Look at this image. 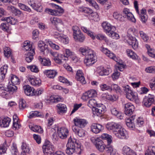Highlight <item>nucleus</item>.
Listing matches in <instances>:
<instances>
[{
  "mask_svg": "<svg viewBox=\"0 0 155 155\" xmlns=\"http://www.w3.org/2000/svg\"><path fill=\"white\" fill-rule=\"evenodd\" d=\"M106 127L108 130H112L114 134L119 138L127 139L129 137L127 131L118 123H109L106 125Z\"/></svg>",
  "mask_w": 155,
  "mask_h": 155,
  "instance_id": "nucleus-1",
  "label": "nucleus"
},
{
  "mask_svg": "<svg viewBox=\"0 0 155 155\" xmlns=\"http://www.w3.org/2000/svg\"><path fill=\"white\" fill-rule=\"evenodd\" d=\"M79 51L85 56L84 62L87 67H90L96 61L97 57L95 52L92 50L86 47H81Z\"/></svg>",
  "mask_w": 155,
  "mask_h": 155,
  "instance_id": "nucleus-2",
  "label": "nucleus"
},
{
  "mask_svg": "<svg viewBox=\"0 0 155 155\" xmlns=\"http://www.w3.org/2000/svg\"><path fill=\"white\" fill-rule=\"evenodd\" d=\"M78 145L75 139L72 140L71 137L68 139L66 145L67 148L66 150V153L71 155L75 152L76 146Z\"/></svg>",
  "mask_w": 155,
  "mask_h": 155,
  "instance_id": "nucleus-3",
  "label": "nucleus"
},
{
  "mask_svg": "<svg viewBox=\"0 0 155 155\" xmlns=\"http://www.w3.org/2000/svg\"><path fill=\"white\" fill-rule=\"evenodd\" d=\"M54 8L56 9L55 10L46 8L45 11L49 14L55 16H60L64 13V10L61 7L54 5Z\"/></svg>",
  "mask_w": 155,
  "mask_h": 155,
  "instance_id": "nucleus-4",
  "label": "nucleus"
},
{
  "mask_svg": "<svg viewBox=\"0 0 155 155\" xmlns=\"http://www.w3.org/2000/svg\"><path fill=\"white\" fill-rule=\"evenodd\" d=\"M90 140L99 151L101 152L104 151L105 149V146L103 141L100 138L98 137H92L91 138Z\"/></svg>",
  "mask_w": 155,
  "mask_h": 155,
  "instance_id": "nucleus-5",
  "label": "nucleus"
},
{
  "mask_svg": "<svg viewBox=\"0 0 155 155\" xmlns=\"http://www.w3.org/2000/svg\"><path fill=\"white\" fill-rule=\"evenodd\" d=\"M74 125L72 128H82L84 127L87 124V120L84 119H82L78 117H75L73 120Z\"/></svg>",
  "mask_w": 155,
  "mask_h": 155,
  "instance_id": "nucleus-6",
  "label": "nucleus"
},
{
  "mask_svg": "<svg viewBox=\"0 0 155 155\" xmlns=\"http://www.w3.org/2000/svg\"><path fill=\"white\" fill-rule=\"evenodd\" d=\"M97 92L94 89L88 90L84 93L82 96V99L84 101H86L89 98L97 96Z\"/></svg>",
  "mask_w": 155,
  "mask_h": 155,
  "instance_id": "nucleus-7",
  "label": "nucleus"
},
{
  "mask_svg": "<svg viewBox=\"0 0 155 155\" xmlns=\"http://www.w3.org/2000/svg\"><path fill=\"white\" fill-rule=\"evenodd\" d=\"M43 152L45 154H51L54 153V146L49 142H46L42 147Z\"/></svg>",
  "mask_w": 155,
  "mask_h": 155,
  "instance_id": "nucleus-8",
  "label": "nucleus"
},
{
  "mask_svg": "<svg viewBox=\"0 0 155 155\" xmlns=\"http://www.w3.org/2000/svg\"><path fill=\"white\" fill-rule=\"evenodd\" d=\"M154 101V96L153 95L149 94L143 98V103L147 107H149Z\"/></svg>",
  "mask_w": 155,
  "mask_h": 155,
  "instance_id": "nucleus-9",
  "label": "nucleus"
},
{
  "mask_svg": "<svg viewBox=\"0 0 155 155\" xmlns=\"http://www.w3.org/2000/svg\"><path fill=\"white\" fill-rule=\"evenodd\" d=\"M27 78L31 85L33 86L38 87L41 85V80L39 78H35L34 76L28 75L27 76Z\"/></svg>",
  "mask_w": 155,
  "mask_h": 155,
  "instance_id": "nucleus-10",
  "label": "nucleus"
},
{
  "mask_svg": "<svg viewBox=\"0 0 155 155\" xmlns=\"http://www.w3.org/2000/svg\"><path fill=\"white\" fill-rule=\"evenodd\" d=\"M94 110L97 116H101L103 114L106 110V107L101 104H97Z\"/></svg>",
  "mask_w": 155,
  "mask_h": 155,
  "instance_id": "nucleus-11",
  "label": "nucleus"
},
{
  "mask_svg": "<svg viewBox=\"0 0 155 155\" xmlns=\"http://www.w3.org/2000/svg\"><path fill=\"white\" fill-rule=\"evenodd\" d=\"M91 131L97 134L101 132L104 129L103 127L101 124L93 123L91 126Z\"/></svg>",
  "mask_w": 155,
  "mask_h": 155,
  "instance_id": "nucleus-12",
  "label": "nucleus"
},
{
  "mask_svg": "<svg viewBox=\"0 0 155 155\" xmlns=\"http://www.w3.org/2000/svg\"><path fill=\"white\" fill-rule=\"evenodd\" d=\"M123 12L124 17L127 18L128 20L133 22H136V19L133 15L129 12L128 9L127 8L124 9Z\"/></svg>",
  "mask_w": 155,
  "mask_h": 155,
  "instance_id": "nucleus-13",
  "label": "nucleus"
},
{
  "mask_svg": "<svg viewBox=\"0 0 155 155\" xmlns=\"http://www.w3.org/2000/svg\"><path fill=\"white\" fill-rule=\"evenodd\" d=\"M68 134V129L65 127L59 128L58 130V137L62 139L67 138Z\"/></svg>",
  "mask_w": 155,
  "mask_h": 155,
  "instance_id": "nucleus-14",
  "label": "nucleus"
},
{
  "mask_svg": "<svg viewBox=\"0 0 155 155\" xmlns=\"http://www.w3.org/2000/svg\"><path fill=\"white\" fill-rule=\"evenodd\" d=\"M124 108L125 114L129 116L133 114L134 110V107L132 104L129 103L125 105Z\"/></svg>",
  "mask_w": 155,
  "mask_h": 155,
  "instance_id": "nucleus-15",
  "label": "nucleus"
},
{
  "mask_svg": "<svg viewBox=\"0 0 155 155\" xmlns=\"http://www.w3.org/2000/svg\"><path fill=\"white\" fill-rule=\"evenodd\" d=\"M110 111L111 114L113 115L116 116L120 120L123 119L124 114L119 111L116 108L111 107L110 108Z\"/></svg>",
  "mask_w": 155,
  "mask_h": 155,
  "instance_id": "nucleus-16",
  "label": "nucleus"
},
{
  "mask_svg": "<svg viewBox=\"0 0 155 155\" xmlns=\"http://www.w3.org/2000/svg\"><path fill=\"white\" fill-rule=\"evenodd\" d=\"M23 88L24 90L25 93L26 95L28 96L34 95L35 89L33 87L30 86L29 85H25L24 86Z\"/></svg>",
  "mask_w": 155,
  "mask_h": 155,
  "instance_id": "nucleus-17",
  "label": "nucleus"
},
{
  "mask_svg": "<svg viewBox=\"0 0 155 155\" xmlns=\"http://www.w3.org/2000/svg\"><path fill=\"white\" fill-rule=\"evenodd\" d=\"M4 52L5 57H6L8 58H10L11 59V61L13 63L15 62L13 56L12 54L11 51L9 47H4Z\"/></svg>",
  "mask_w": 155,
  "mask_h": 155,
  "instance_id": "nucleus-18",
  "label": "nucleus"
},
{
  "mask_svg": "<svg viewBox=\"0 0 155 155\" xmlns=\"http://www.w3.org/2000/svg\"><path fill=\"white\" fill-rule=\"evenodd\" d=\"M135 115H133L130 118H127L126 119V123L128 127L132 129H133L135 127L134 123V120L135 118Z\"/></svg>",
  "mask_w": 155,
  "mask_h": 155,
  "instance_id": "nucleus-19",
  "label": "nucleus"
},
{
  "mask_svg": "<svg viewBox=\"0 0 155 155\" xmlns=\"http://www.w3.org/2000/svg\"><path fill=\"white\" fill-rule=\"evenodd\" d=\"M127 42L129 45L132 46V48L134 49L137 48L138 42L135 37L130 36Z\"/></svg>",
  "mask_w": 155,
  "mask_h": 155,
  "instance_id": "nucleus-20",
  "label": "nucleus"
},
{
  "mask_svg": "<svg viewBox=\"0 0 155 155\" xmlns=\"http://www.w3.org/2000/svg\"><path fill=\"white\" fill-rule=\"evenodd\" d=\"M76 78L78 81H80L81 83L84 84L86 83L84 74L81 70H78L77 71Z\"/></svg>",
  "mask_w": 155,
  "mask_h": 155,
  "instance_id": "nucleus-21",
  "label": "nucleus"
},
{
  "mask_svg": "<svg viewBox=\"0 0 155 155\" xmlns=\"http://www.w3.org/2000/svg\"><path fill=\"white\" fill-rule=\"evenodd\" d=\"M57 112L60 114H62L65 113L67 111V108L65 105L59 104L57 105Z\"/></svg>",
  "mask_w": 155,
  "mask_h": 155,
  "instance_id": "nucleus-22",
  "label": "nucleus"
},
{
  "mask_svg": "<svg viewBox=\"0 0 155 155\" xmlns=\"http://www.w3.org/2000/svg\"><path fill=\"white\" fill-rule=\"evenodd\" d=\"M28 3L35 10L37 11L40 12L41 9L42 8L40 3L38 2H34L33 0H30L28 2Z\"/></svg>",
  "mask_w": 155,
  "mask_h": 155,
  "instance_id": "nucleus-23",
  "label": "nucleus"
},
{
  "mask_svg": "<svg viewBox=\"0 0 155 155\" xmlns=\"http://www.w3.org/2000/svg\"><path fill=\"white\" fill-rule=\"evenodd\" d=\"M8 80L9 81V83L11 81L12 84L14 85L19 84L20 82L18 78L15 75L12 74L10 75Z\"/></svg>",
  "mask_w": 155,
  "mask_h": 155,
  "instance_id": "nucleus-24",
  "label": "nucleus"
},
{
  "mask_svg": "<svg viewBox=\"0 0 155 155\" xmlns=\"http://www.w3.org/2000/svg\"><path fill=\"white\" fill-rule=\"evenodd\" d=\"M11 119L8 117H5L2 119H0V126L2 127H6L9 126Z\"/></svg>",
  "mask_w": 155,
  "mask_h": 155,
  "instance_id": "nucleus-25",
  "label": "nucleus"
},
{
  "mask_svg": "<svg viewBox=\"0 0 155 155\" xmlns=\"http://www.w3.org/2000/svg\"><path fill=\"white\" fill-rule=\"evenodd\" d=\"M122 152L124 155H137L133 150L127 146L123 147Z\"/></svg>",
  "mask_w": 155,
  "mask_h": 155,
  "instance_id": "nucleus-26",
  "label": "nucleus"
},
{
  "mask_svg": "<svg viewBox=\"0 0 155 155\" xmlns=\"http://www.w3.org/2000/svg\"><path fill=\"white\" fill-rule=\"evenodd\" d=\"M102 26L104 30L107 32H109L111 30H114L115 29V27L111 26L109 23L104 22L102 24Z\"/></svg>",
  "mask_w": 155,
  "mask_h": 155,
  "instance_id": "nucleus-27",
  "label": "nucleus"
},
{
  "mask_svg": "<svg viewBox=\"0 0 155 155\" xmlns=\"http://www.w3.org/2000/svg\"><path fill=\"white\" fill-rule=\"evenodd\" d=\"M45 74L49 78H53L57 74V72L54 70H47L44 72Z\"/></svg>",
  "mask_w": 155,
  "mask_h": 155,
  "instance_id": "nucleus-28",
  "label": "nucleus"
},
{
  "mask_svg": "<svg viewBox=\"0 0 155 155\" xmlns=\"http://www.w3.org/2000/svg\"><path fill=\"white\" fill-rule=\"evenodd\" d=\"M72 128L73 131L75 134L81 137H83L85 136V131L82 128Z\"/></svg>",
  "mask_w": 155,
  "mask_h": 155,
  "instance_id": "nucleus-29",
  "label": "nucleus"
},
{
  "mask_svg": "<svg viewBox=\"0 0 155 155\" xmlns=\"http://www.w3.org/2000/svg\"><path fill=\"white\" fill-rule=\"evenodd\" d=\"M7 9L15 16H19L21 14V12L19 10L13 6H8L7 7Z\"/></svg>",
  "mask_w": 155,
  "mask_h": 155,
  "instance_id": "nucleus-30",
  "label": "nucleus"
},
{
  "mask_svg": "<svg viewBox=\"0 0 155 155\" xmlns=\"http://www.w3.org/2000/svg\"><path fill=\"white\" fill-rule=\"evenodd\" d=\"M30 129L32 131L41 133L43 132L42 128L41 127L37 125H29V126Z\"/></svg>",
  "mask_w": 155,
  "mask_h": 155,
  "instance_id": "nucleus-31",
  "label": "nucleus"
},
{
  "mask_svg": "<svg viewBox=\"0 0 155 155\" xmlns=\"http://www.w3.org/2000/svg\"><path fill=\"white\" fill-rule=\"evenodd\" d=\"M17 90V87L16 86L9 83L7 85L5 90L11 94H12L16 91Z\"/></svg>",
  "mask_w": 155,
  "mask_h": 155,
  "instance_id": "nucleus-32",
  "label": "nucleus"
},
{
  "mask_svg": "<svg viewBox=\"0 0 155 155\" xmlns=\"http://www.w3.org/2000/svg\"><path fill=\"white\" fill-rule=\"evenodd\" d=\"M38 47L39 50L42 52L45 51H48V46L42 41H40L38 42Z\"/></svg>",
  "mask_w": 155,
  "mask_h": 155,
  "instance_id": "nucleus-33",
  "label": "nucleus"
},
{
  "mask_svg": "<svg viewBox=\"0 0 155 155\" xmlns=\"http://www.w3.org/2000/svg\"><path fill=\"white\" fill-rule=\"evenodd\" d=\"M50 21L51 23L55 26H56L59 24L62 25H64V23L62 21L61 19L57 17L51 18Z\"/></svg>",
  "mask_w": 155,
  "mask_h": 155,
  "instance_id": "nucleus-34",
  "label": "nucleus"
},
{
  "mask_svg": "<svg viewBox=\"0 0 155 155\" xmlns=\"http://www.w3.org/2000/svg\"><path fill=\"white\" fill-rule=\"evenodd\" d=\"M85 38V36L81 32L74 37L75 41L80 42H83L84 41Z\"/></svg>",
  "mask_w": 155,
  "mask_h": 155,
  "instance_id": "nucleus-35",
  "label": "nucleus"
},
{
  "mask_svg": "<svg viewBox=\"0 0 155 155\" xmlns=\"http://www.w3.org/2000/svg\"><path fill=\"white\" fill-rule=\"evenodd\" d=\"M53 59L56 62L59 64L61 63L62 60H67V58L64 56V54H59L57 57L53 58Z\"/></svg>",
  "mask_w": 155,
  "mask_h": 155,
  "instance_id": "nucleus-36",
  "label": "nucleus"
},
{
  "mask_svg": "<svg viewBox=\"0 0 155 155\" xmlns=\"http://www.w3.org/2000/svg\"><path fill=\"white\" fill-rule=\"evenodd\" d=\"M2 21H5L3 23H2L0 25L1 28L4 31H7L9 30V25L8 22H7L6 18H2L1 19Z\"/></svg>",
  "mask_w": 155,
  "mask_h": 155,
  "instance_id": "nucleus-37",
  "label": "nucleus"
},
{
  "mask_svg": "<svg viewBox=\"0 0 155 155\" xmlns=\"http://www.w3.org/2000/svg\"><path fill=\"white\" fill-rule=\"evenodd\" d=\"M112 136L107 134H103L101 136L102 139L106 140L107 143V145H110V144L112 142Z\"/></svg>",
  "mask_w": 155,
  "mask_h": 155,
  "instance_id": "nucleus-38",
  "label": "nucleus"
},
{
  "mask_svg": "<svg viewBox=\"0 0 155 155\" xmlns=\"http://www.w3.org/2000/svg\"><path fill=\"white\" fill-rule=\"evenodd\" d=\"M106 148L108 149V152L110 153V155H119L116 150L114 148L112 145H107L106 146Z\"/></svg>",
  "mask_w": 155,
  "mask_h": 155,
  "instance_id": "nucleus-39",
  "label": "nucleus"
},
{
  "mask_svg": "<svg viewBox=\"0 0 155 155\" xmlns=\"http://www.w3.org/2000/svg\"><path fill=\"white\" fill-rule=\"evenodd\" d=\"M23 47L26 51H28L29 52L31 51L32 49H34L32 48V45L30 43L29 41H28L24 42Z\"/></svg>",
  "mask_w": 155,
  "mask_h": 155,
  "instance_id": "nucleus-40",
  "label": "nucleus"
},
{
  "mask_svg": "<svg viewBox=\"0 0 155 155\" xmlns=\"http://www.w3.org/2000/svg\"><path fill=\"white\" fill-rule=\"evenodd\" d=\"M81 29L84 32L87 34L88 35L91 37L93 39H95V37L93 33L88 30L86 27L84 26H81Z\"/></svg>",
  "mask_w": 155,
  "mask_h": 155,
  "instance_id": "nucleus-41",
  "label": "nucleus"
},
{
  "mask_svg": "<svg viewBox=\"0 0 155 155\" xmlns=\"http://www.w3.org/2000/svg\"><path fill=\"white\" fill-rule=\"evenodd\" d=\"M38 59L42 65L44 66H49L51 64V61L49 59L42 58L41 56L38 57Z\"/></svg>",
  "mask_w": 155,
  "mask_h": 155,
  "instance_id": "nucleus-42",
  "label": "nucleus"
},
{
  "mask_svg": "<svg viewBox=\"0 0 155 155\" xmlns=\"http://www.w3.org/2000/svg\"><path fill=\"white\" fill-rule=\"evenodd\" d=\"M21 148L23 152L21 154L23 153L26 155L25 154V153H29L30 149L26 143L23 142L21 146Z\"/></svg>",
  "mask_w": 155,
  "mask_h": 155,
  "instance_id": "nucleus-43",
  "label": "nucleus"
},
{
  "mask_svg": "<svg viewBox=\"0 0 155 155\" xmlns=\"http://www.w3.org/2000/svg\"><path fill=\"white\" fill-rule=\"evenodd\" d=\"M103 95V97H105L107 100L111 101H116L117 98V97L114 95H111L108 94H104Z\"/></svg>",
  "mask_w": 155,
  "mask_h": 155,
  "instance_id": "nucleus-44",
  "label": "nucleus"
},
{
  "mask_svg": "<svg viewBox=\"0 0 155 155\" xmlns=\"http://www.w3.org/2000/svg\"><path fill=\"white\" fill-rule=\"evenodd\" d=\"M7 70L6 68H0V82L4 80Z\"/></svg>",
  "mask_w": 155,
  "mask_h": 155,
  "instance_id": "nucleus-45",
  "label": "nucleus"
},
{
  "mask_svg": "<svg viewBox=\"0 0 155 155\" xmlns=\"http://www.w3.org/2000/svg\"><path fill=\"white\" fill-rule=\"evenodd\" d=\"M61 98L58 96L52 95L48 99V100L52 103L56 102L61 101Z\"/></svg>",
  "mask_w": 155,
  "mask_h": 155,
  "instance_id": "nucleus-46",
  "label": "nucleus"
},
{
  "mask_svg": "<svg viewBox=\"0 0 155 155\" xmlns=\"http://www.w3.org/2000/svg\"><path fill=\"white\" fill-rule=\"evenodd\" d=\"M145 155H155V147L150 146L149 147Z\"/></svg>",
  "mask_w": 155,
  "mask_h": 155,
  "instance_id": "nucleus-47",
  "label": "nucleus"
},
{
  "mask_svg": "<svg viewBox=\"0 0 155 155\" xmlns=\"http://www.w3.org/2000/svg\"><path fill=\"white\" fill-rule=\"evenodd\" d=\"M127 54L128 56L134 59L138 58V56L132 50L128 49L127 50Z\"/></svg>",
  "mask_w": 155,
  "mask_h": 155,
  "instance_id": "nucleus-48",
  "label": "nucleus"
},
{
  "mask_svg": "<svg viewBox=\"0 0 155 155\" xmlns=\"http://www.w3.org/2000/svg\"><path fill=\"white\" fill-rule=\"evenodd\" d=\"M97 101L94 99H90L88 102L87 105L90 108H93L94 109L95 107L97 105Z\"/></svg>",
  "mask_w": 155,
  "mask_h": 155,
  "instance_id": "nucleus-49",
  "label": "nucleus"
},
{
  "mask_svg": "<svg viewBox=\"0 0 155 155\" xmlns=\"http://www.w3.org/2000/svg\"><path fill=\"white\" fill-rule=\"evenodd\" d=\"M79 10L82 12L88 14H91L93 12L92 10L89 8L85 7H80Z\"/></svg>",
  "mask_w": 155,
  "mask_h": 155,
  "instance_id": "nucleus-50",
  "label": "nucleus"
},
{
  "mask_svg": "<svg viewBox=\"0 0 155 155\" xmlns=\"http://www.w3.org/2000/svg\"><path fill=\"white\" fill-rule=\"evenodd\" d=\"M108 69V68H101V70L98 71V73L101 76L108 75L110 73V71Z\"/></svg>",
  "mask_w": 155,
  "mask_h": 155,
  "instance_id": "nucleus-51",
  "label": "nucleus"
},
{
  "mask_svg": "<svg viewBox=\"0 0 155 155\" xmlns=\"http://www.w3.org/2000/svg\"><path fill=\"white\" fill-rule=\"evenodd\" d=\"M100 87L101 90L103 91H111L112 90V87L111 86L108 85L106 84H101L100 85Z\"/></svg>",
  "mask_w": 155,
  "mask_h": 155,
  "instance_id": "nucleus-52",
  "label": "nucleus"
},
{
  "mask_svg": "<svg viewBox=\"0 0 155 155\" xmlns=\"http://www.w3.org/2000/svg\"><path fill=\"white\" fill-rule=\"evenodd\" d=\"M6 19L7 20V22L12 25H15L18 22L17 19L11 17L6 18Z\"/></svg>",
  "mask_w": 155,
  "mask_h": 155,
  "instance_id": "nucleus-53",
  "label": "nucleus"
},
{
  "mask_svg": "<svg viewBox=\"0 0 155 155\" xmlns=\"http://www.w3.org/2000/svg\"><path fill=\"white\" fill-rule=\"evenodd\" d=\"M73 31V37L81 32L80 28L77 26H74L72 28Z\"/></svg>",
  "mask_w": 155,
  "mask_h": 155,
  "instance_id": "nucleus-54",
  "label": "nucleus"
},
{
  "mask_svg": "<svg viewBox=\"0 0 155 155\" xmlns=\"http://www.w3.org/2000/svg\"><path fill=\"white\" fill-rule=\"evenodd\" d=\"M19 108L20 109H23L26 107V104L25 101L22 98L19 100Z\"/></svg>",
  "mask_w": 155,
  "mask_h": 155,
  "instance_id": "nucleus-55",
  "label": "nucleus"
},
{
  "mask_svg": "<svg viewBox=\"0 0 155 155\" xmlns=\"http://www.w3.org/2000/svg\"><path fill=\"white\" fill-rule=\"evenodd\" d=\"M111 87H112V90L115 91L117 93L120 94L122 92L120 87L117 84H114L111 85Z\"/></svg>",
  "mask_w": 155,
  "mask_h": 155,
  "instance_id": "nucleus-56",
  "label": "nucleus"
},
{
  "mask_svg": "<svg viewBox=\"0 0 155 155\" xmlns=\"http://www.w3.org/2000/svg\"><path fill=\"white\" fill-rule=\"evenodd\" d=\"M120 75V73L117 70L115 71L113 73L111 77L113 81L116 80L117 79Z\"/></svg>",
  "mask_w": 155,
  "mask_h": 155,
  "instance_id": "nucleus-57",
  "label": "nucleus"
},
{
  "mask_svg": "<svg viewBox=\"0 0 155 155\" xmlns=\"http://www.w3.org/2000/svg\"><path fill=\"white\" fill-rule=\"evenodd\" d=\"M41 113L37 111H32L29 115V117L32 118L36 117H39L41 116Z\"/></svg>",
  "mask_w": 155,
  "mask_h": 155,
  "instance_id": "nucleus-58",
  "label": "nucleus"
},
{
  "mask_svg": "<svg viewBox=\"0 0 155 155\" xmlns=\"http://www.w3.org/2000/svg\"><path fill=\"white\" fill-rule=\"evenodd\" d=\"M149 86L150 88L152 90L155 89V77L150 80Z\"/></svg>",
  "mask_w": 155,
  "mask_h": 155,
  "instance_id": "nucleus-59",
  "label": "nucleus"
},
{
  "mask_svg": "<svg viewBox=\"0 0 155 155\" xmlns=\"http://www.w3.org/2000/svg\"><path fill=\"white\" fill-rule=\"evenodd\" d=\"M65 54H64V56L67 58V60H68V57L69 56H71L74 54V53L70 51L69 49H66L65 50Z\"/></svg>",
  "mask_w": 155,
  "mask_h": 155,
  "instance_id": "nucleus-60",
  "label": "nucleus"
},
{
  "mask_svg": "<svg viewBox=\"0 0 155 155\" xmlns=\"http://www.w3.org/2000/svg\"><path fill=\"white\" fill-rule=\"evenodd\" d=\"M144 123V122L142 118H139L137 120L136 125L137 126L140 127Z\"/></svg>",
  "mask_w": 155,
  "mask_h": 155,
  "instance_id": "nucleus-61",
  "label": "nucleus"
},
{
  "mask_svg": "<svg viewBox=\"0 0 155 155\" xmlns=\"http://www.w3.org/2000/svg\"><path fill=\"white\" fill-rule=\"evenodd\" d=\"M140 33L141 37L142 38L144 41L145 42H147L149 39V38L146 34L143 31H140Z\"/></svg>",
  "mask_w": 155,
  "mask_h": 155,
  "instance_id": "nucleus-62",
  "label": "nucleus"
},
{
  "mask_svg": "<svg viewBox=\"0 0 155 155\" xmlns=\"http://www.w3.org/2000/svg\"><path fill=\"white\" fill-rule=\"evenodd\" d=\"M76 146L75 152L78 154H80L82 151V147L80 145H77Z\"/></svg>",
  "mask_w": 155,
  "mask_h": 155,
  "instance_id": "nucleus-63",
  "label": "nucleus"
},
{
  "mask_svg": "<svg viewBox=\"0 0 155 155\" xmlns=\"http://www.w3.org/2000/svg\"><path fill=\"white\" fill-rule=\"evenodd\" d=\"M134 97L135 95L133 91L126 94L127 98L130 100H133Z\"/></svg>",
  "mask_w": 155,
  "mask_h": 155,
  "instance_id": "nucleus-64",
  "label": "nucleus"
}]
</instances>
